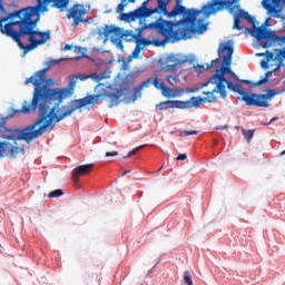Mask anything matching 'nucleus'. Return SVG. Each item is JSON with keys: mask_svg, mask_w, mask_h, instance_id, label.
<instances>
[{"mask_svg": "<svg viewBox=\"0 0 285 285\" xmlns=\"http://www.w3.org/2000/svg\"><path fill=\"white\" fill-rule=\"evenodd\" d=\"M199 14V11H190L185 19L179 21L181 27L175 29V22L164 20L161 17L158 18L155 22L149 24H142L136 29V32L132 30H126L119 28L118 37L125 39V41H136L137 37H141L144 30H156L158 35L164 37L163 43H168V41H181V39H190L193 35L202 32L206 29L204 24H200L199 28L195 27V17Z\"/></svg>", "mask_w": 285, "mask_h": 285, "instance_id": "f257e3e1", "label": "nucleus"}, {"mask_svg": "<svg viewBox=\"0 0 285 285\" xmlns=\"http://www.w3.org/2000/svg\"><path fill=\"white\" fill-rule=\"evenodd\" d=\"M61 60H52L45 62L46 68L36 71L30 78H27L24 81V86L32 83L35 86L33 97L30 104L28 101H23L21 109L9 108L8 115L4 119H12L19 115V112H24L26 115H30V112H35L37 108H39V101L48 100V99H63L66 97L67 90H58L52 89L55 86V80L52 78L47 79L46 72L50 70L53 66H57Z\"/></svg>", "mask_w": 285, "mask_h": 285, "instance_id": "f03ea898", "label": "nucleus"}, {"mask_svg": "<svg viewBox=\"0 0 285 285\" xmlns=\"http://www.w3.org/2000/svg\"><path fill=\"white\" fill-rule=\"evenodd\" d=\"M77 88V75H72L69 77V88H62L58 90H66L67 92L62 98L56 97L50 98L47 100H39L38 107L40 109V112L42 115H47V119H50V124H52V120L55 119V124H59V121L66 119V117H70L75 112V110H79V108H83L86 106H97L99 104V99L104 97L101 94L97 95H88L80 99L71 100L67 106L61 107V109L58 110V115L55 112L56 108L50 107L51 104H61L63 99H67L69 95H72V90Z\"/></svg>", "mask_w": 285, "mask_h": 285, "instance_id": "7ed1b4c3", "label": "nucleus"}, {"mask_svg": "<svg viewBox=\"0 0 285 285\" xmlns=\"http://www.w3.org/2000/svg\"><path fill=\"white\" fill-rule=\"evenodd\" d=\"M6 21H8V18L0 19V32L18 43L20 50H23L22 57L46 43V40L37 39L38 30H35V28H37L39 19L32 20L30 14H27L23 21H11L3 26Z\"/></svg>", "mask_w": 285, "mask_h": 285, "instance_id": "20e7f679", "label": "nucleus"}, {"mask_svg": "<svg viewBox=\"0 0 285 285\" xmlns=\"http://www.w3.org/2000/svg\"><path fill=\"white\" fill-rule=\"evenodd\" d=\"M157 7L156 8H139L140 11L139 18L144 19V17H153V14H164L165 17H177L179 14H185L183 19L188 17V13L196 11L198 12L197 16L203 14V19H197L195 17L194 28H199V26H205V29L202 31H196V33L202 35V32H206L208 29V24L204 23V19H208L210 14H215V0H210L207 4L203 6L202 9H189L187 10L186 7L181 6V0H177L174 9L168 11V1L166 0H156Z\"/></svg>", "mask_w": 285, "mask_h": 285, "instance_id": "39448f33", "label": "nucleus"}, {"mask_svg": "<svg viewBox=\"0 0 285 285\" xmlns=\"http://www.w3.org/2000/svg\"><path fill=\"white\" fill-rule=\"evenodd\" d=\"M38 117L39 118L33 124L21 130L8 129L6 125H3L6 124V120H3L0 124V138L14 141L16 146L17 141H26L27 144H30L33 139H39V137L43 135V130L50 128L52 124L50 122V118H47L48 116L42 114L41 109H39Z\"/></svg>", "mask_w": 285, "mask_h": 285, "instance_id": "423d86ee", "label": "nucleus"}, {"mask_svg": "<svg viewBox=\"0 0 285 285\" xmlns=\"http://www.w3.org/2000/svg\"><path fill=\"white\" fill-rule=\"evenodd\" d=\"M150 86H155L157 90H161L166 86V83L159 80V78L157 77H151L142 81L138 87L134 88V95L129 97V101H137V99L141 97V90H144V88H150Z\"/></svg>", "mask_w": 285, "mask_h": 285, "instance_id": "0eeeda50", "label": "nucleus"}, {"mask_svg": "<svg viewBox=\"0 0 285 285\" xmlns=\"http://www.w3.org/2000/svg\"><path fill=\"white\" fill-rule=\"evenodd\" d=\"M188 56H179V55H170L166 58L164 70L166 72H177V66H184V63H188Z\"/></svg>", "mask_w": 285, "mask_h": 285, "instance_id": "6e6552de", "label": "nucleus"}, {"mask_svg": "<svg viewBox=\"0 0 285 285\" xmlns=\"http://www.w3.org/2000/svg\"><path fill=\"white\" fill-rule=\"evenodd\" d=\"M86 14H88V9L83 4H73L67 13V19H73V26H79L83 23Z\"/></svg>", "mask_w": 285, "mask_h": 285, "instance_id": "1a4fd4ad", "label": "nucleus"}, {"mask_svg": "<svg viewBox=\"0 0 285 285\" xmlns=\"http://www.w3.org/2000/svg\"><path fill=\"white\" fill-rule=\"evenodd\" d=\"M19 153H22V155H26V149H23V147L19 148L17 146H13L10 142H0V157H4V155L17 157Z\"/></svg>", "mask_w": 285, "mask_h": 285, "instance_id": "9d476101", "label": "nucleus"}, {"mask_svg": "<svg viewBox=\"0 0 285 285\" xmlns=\"http://www.w3.org/2000/svg\"><path fill=\"white\" fill-rule=\"evenodd\" d=\"M118 32L119 27H116L115 24H105V27L97 28L98 39H105V41L110 37V35H112V37H118Z\"/></svg>", "mask_w": 285, "mask_h": 285, "instance_id": "9b49d317", "label": "nucleus"}, {"mask_svg": "<svg viewBox=\"0 0 285 285\" xmlns=\"http://www.w3.org/2000/svg\"><path fill=\"white\" fill-rule=\"evenodd\" d=\"M94 166L92 164H87L76 167L72 171V180L75 184H79V177H81V175H90Z\"/></svg>", "mask_w": 285, "mask_h": 285, "instance_id": "f8f14e48", "label": "nucleus"}, {"mask_svg": "<svg viewBox=\"0 0 285 285\" xmlns=\"http://www.w3.org/2000/svg\"><path fill=\"white\" fill-rule=\"evenodd\" d=\"M204 99L202 97H191L189 100H180V110H186L188 108H199Z\"/></svg>", "mask_w": 285, "mask_h": 285, "instance_id": "ddd939ff", "label": "nucleus"}, {"mask_svg": "<svg viewBox=\"0 0 285 285\" xmlns=\"http://www.w3.org/2000/svg\"><path fill=\"white\" fill-rule=\"evenodd\" d=\"M157 110L181 109V100H166L156 105Z\"/></svg>", "mask_w": 285, "mask_h": 285, "instance_id": "4468645a", "label": "nucleus"}, {"mask_svg": "<svg viewBox=\"0 0 285 285\" xmlns=\"http://www.w3.org/2000/svg\"><path fill=\"white\" fill-rule=\"evenodd\" d=\"M28 14H30V19H32V16L35 14L32 12V10H30V8H26V9H21V10H18L16 12H11L9 13V19H14V18H18L20 20L18 21H26V17H28Z\"/></svg>", "mask_w": 285, "mask_h": 285, "instance_id": "2eb2a0df", "label": "nucleus"}, {"mask_svg": "<svg viewBox=\"0 0 285 285\" xmlns=\"http://www.w3.org/2000/svg\"><path fill=\"white\" fill-rule=\"evenodd\" d=\"M141 14V11H138V9L130 11L128 13H121V21H135L136 19H140L139 16Z\"/></svg>", "mask_w": 285, "mask_h": 285, "instance_id": "dca6fc26", "label": "nucleus"}, {"mask_svg": "<svg viewBox=\"0 0 285 285\" xmlns=\"http://www.w3.org/2000/svg\"><path fill=\"white\" fill-rule=\"evenodd\" d=\"M161 90L163 97H167V99L175 98L177 95H179V91L177 89H171L169 87L164 86Z\"/></svg>", "mask_w": 285, "mask_h": 285, "instance_id": "f3484780", "label": "nucleus"}, {"mask_svg": "<svg viewBox=\"0 0 285 285\" xmlns=\"http://www.w3.org/2000/svg\"><path fill=\"white\" fill-rule=\"evenodd\" d=\"M215 66V60L210 61V65H196L194 66V70L195 72H198L199 75H202V72H206V70H209L210 68H213Z\"/></svg>", "mask_w": 285, "mask_h": 285, "instance_id": "a211bd4d", "label": "nucleus"}, {"mask_svg": "<svg viewBox=\"0 0 285 285\" xmlns=\"http://www.w3.org/2000/svg\"><path fill=\"white\" fill-rule=\"evenodd\" d=\"M110 41L116 46V48H118V50H124V41H121V37L111 36Z\"/></svg>", "mask_w": 285, "mask_h": 285, "instance_id": "6ab92c4d", "label": "nucleus"}, {"mask_svg": "<svg viewBox=\"0 0 285 285\" xmlns=\"http://www.w3.org/2000/svg\"><path fill=\"white\" fill-rule=\"evenodd\" d=\"M151 43L153 41L141 38V36L136 38V46H139V48H146V46H150Z\"/></svg>", "mask_w": 285, "mask_h": 285, "instance_id": "aec40b11", "label": "nucleus"}, {"mask_svg": "<svg viewBox=\"0 0 285 285\" xmlns=\"http://www.w3.org/2000/svg\"><path fill=\"white\" fill-rule=\"evenodd\" d=\"M107 97L110 99L109 108H114V106H119V95L117 94H108Z\"/></svg>", "mask_w": 285, "mask_h": 285, "instance_id": "412c9836", "label": "nucleus"}, {"mask_svg": "<svg viewBox=\"0 0 285 285\" xmlns=\"http://www.w3.org/2000/svg\"><path fill=\"white\" fill-rule=\"evenodd\" d=\"M38 37H40V39H38V41H45V43L47 42V41H49L50 40V32L49 31H39L38 30Z\"/></svg>", "mask_w": 285, "mask_h": 285, "instance_id": "4be33fe9", "label": "nucleus"}, {"mask_svg": "<svg viewBox=\"0 0 285 285\" xmlns=\"http://www.w3.org/2000/svg\"><path fill=\"white\" fill-rule=\"evenodd\" d=\"M183 282L186 285H193V275L190 272L186 271L183 275Z\"/></svg>", "mask_w": 285, "mask_h": 285, "instance_id": "5701e85b", "label": "nucleus"}, {"mask_svg": "<svg viewBox=\"0 0 285 285\" xmlns=\"http://www.w3.org/2000/svg\"><path fill=\"white\" fill-rule=\"evenodd\" d=\"M68 3H70L69 0H56V8L63 11V8H68Z\"/></svg>", "mask_w": 285, "mask_h": 285, "instance_id": "b1692460", "label": "nucleus"}, {"mask_svg": "<svg viewBox=\"0 0 285 285\" xmlns=\"http://www.w3.org/2000/svg\"><path fill=\"white\" fill-rule=\"evenodd\" d=\"M203 95H207L205 100L208 101L209 104H213V101H215V90H213V91H203Z\"/></svg>", "mask_w": 285, "mask_h": 285, "instance_id": "393cba45", "label": "nucleus"}, {"mask_svg": "<svg viewBox=\"0 0 285 285\" xmlns=\"http://www.w3.org/2000/svg\"><path fill=\"white\" fill-rule=\"evenodd\" d=\"M141 148H144V145L134 148L126 156H124L122 159H128L129 157H132V155H137V153H139V150H141Z\"/></svg>", "mask_w": 285, "mask_h": 285, "instance_id": "a878e982", "label": "nucleus"}, {"mask_svg": "<svg viewBox=\"0 0 285 285\" xmlns=\"http://www.w3.org/2000/svg\"><path fill=\"white\" fill-rule=\"evenodd\" d=\"M61 196H63L62 189H56L48 195V197H50V198L61 197Z\"/></svg>", "mask_w": 285, "mask_h": 285, "instance_id": "bb28decb", "label": "nucleus"}, {"mask_svg": "<svg viewBox=\"0 0 285 285\" xmlns=\"http://www.w3.org/2000/svg\"><path fill=\"white\" fill-rule=\"evenodd\" d=\"M190 135H199L197 130H184L180 134V137H190Z\"/></svg>", "mask_w": 285, "mask_h": 285, "instance_id": "cd10ccee", "label": "nucleus"}, {"mask_svg": "<svg viewBox=\"0 0 285 285\" xmlns=\"http://www.w3.org/2000/svg\"><path fill=\"white\" fill-rule=\"evenodd\" d=\"M141 50H144V47H139V45H136V47L132 51V57H135V59H137V57H139V52H141Z\"/></svg>", "mask_w": 285, "mask_h": 285, "instance_id": "c85d7f7f", "label": "nucleus"}, {"mask_svg": "<svg viewBox=\"0 0 285 285\" xmlns=\"http://www.w3.org/2000/svg\"><path fill=\"white\" fill-rule=\"evenodd\" d=\"M166 79L170 86H175L177 83V78L173 75L167 76Z\"/></svg>", "mask_w": 285, "mask_h": 285, "instance_id": "c756f323", "label": "nucleus"}, {"mask_svg": "<svg viewBox=\"0 0 285 285\" xmlns=\"http://www.w3.org/2000/svg\"><path fill=\"white\" fill-rule=\"evenodd\" d=\"M124 10H126V4H125L124 2H120V3L117 6L116 11L119 13V12H124Z\"/></svg>", "mask_w": 285, "mask_h": 285, "instance_id": "7c9ffc66", "label": "nucleus"}, {"mask_svg": "<svg viewBox=\"0 0 285 285\" xmlns=\"http://www.w3.org/2000/svg\"><path fill=\"white\" fill-rule=\"evenodd\" d=\"M89 79H92L94 81H101V77L95 72L89 75Z\"/></svg>", "mask_w": 285, "mask_h": 285, "instance_id": "2f4dec72", "label": "nucleus"}, {"mask_svg": "<svg viewBox=\"0 0 285 285\" xmlns=\"http://www.w3.org/2000/svg\"><path fill=\"white\" fill-rule=\"evenodd\" d=\"M185 159H188V156L186 154H179L176 157V161H185Z\"/></svg>", "mask_w": 285, "mask_h": 285, "instance_id": "473e14b6", "label": "nucleus"}, {"mask_svg": "<svg viewBox=\"0 0 285 285\" xmlns=\"http://www.w3.org/2000/svg\"><path fill=\"white\" fill-rule=\"evenodd\" d=\"M208 83H215V73H213L209 78L208 82L203 83V88H206V86H208Z\"/></svg>", "mask_w": 285, "mask_h": 285, "instance_id": "72a5a7b5", "label": "nucleus"}, {"mask_svg": "<svg viewBox=\"0 0 285 285\" xmlns=\"http://www.w3.org/2000/svg\"><path fill=\"white\" fill-rule=\"evenodd\" d=\"M77 79H80V81H86V79H90V76L80 73L77 76Z\"/></svg>", "mask_w": 285, "mask_h": 285, "instance_id": "f704fd0d", "label": "nucleus"}, {"mask_svg": "<svg viewBox=\"0 0 285 285\" xmlns=\"http://www.w3.org/2000/svg\"><path fill=\"white\" fill-rule=\"evenodd\" d=\"M118 155V151H106L105 157H117Z\"/></svg>", "mask_w": 285, "mask_h": 285, "instance_id": "c9c22d12", "label": "nucleus"}, {"mask_svg": "<svg viewBox=\"0 0 285 285\" xmlns=\"http://www.w3.org/2000/svg\"><path fill=\"white\" fill-rule=\"evenodd\" d=\"M68 50H72V45H66V46L63 47V51H65V52H68Z\"/></svg>", "mask_w": 285, "mask_h": 285, "instance_id": "e433bc0d", "label": "nucleus"}, {"mask_svg": "<svg viewBox=\"0 0 285 285\" xmlns=\"http://www.w3.org/2000/svg\"><path fill=\"white\" fill-rule=\"evenodd\" d=\"M0 10L3 12V10H6V8H3V0H0Z\"/></svg>", "mask_w": 285, "mask_h": 285, "instance_id": "4c0bfd02", "label": "nucleus"}, {"mask_svg": "<svg viewBox=\"0 0 285 285\" xmlns=\"http://www.w3.org/2000/svg\"><path fill=\"white\" fill-rule=\"evenodd\" d=\"M132 170H130V169H127V170H125L124 173H122V177H126V175H128V173H131Z\"/></svg>", "mask_w": 285, "mask_h": 285, "instance_id": "58836bf2", "label": "nucleus"}, {"mask_svg": "<svg viewBox=\"0 0 285 285\" xmlns=\"http://www.w3.org/2000/svg\"><path fill=\"white\" fill-rule=\"evenodd\" d=\"M155 46H161V42H155Z\"/></svg>", "mask_w": 285, "mask_h": 285, "instance_id": "ea45409f", "label": "nucleus"}, {"mask_svg": "<svg viewBox=\"0 0 285 285\" xmlns=\"http://www.w3.org/2000/svg\"><path fill=\"white\" fill-rule=\"evenodd\" d=\"M164 166H161L159 169H158V173H160V170H163Z\"/></svg>", "mask_w": 285, "mask_h": 285, "instance_id": "a19ab883", "label": "nucleus"}, {"mask_svg": "<svg viewBox=\"0 0 285 285\" xmlns=\"http://www.w3.org/2000/svg\"><path fill=\"white\" fill-rule=\"evenodd\" d=\"M82 57H88V56H86V55H82Z\"/></svg>", "mask_w": 285, "mask_h": 285, "instance_id": "79ce46f5", "label": "nucleus"}, {"mask_svg": "<svg viewBox=\"0 0 285 285\" xmlns=\"http://www.w3.org/2000/svg\"><path fill=\"white\" fill-rule=\"evenodd\" d=\"M78 49L81 50V47H79Z\"/></svg>", "mask_w": 285, "mask_h": 285, "instance_id": "37998d69", "label": "nucleus"}]
</instances>
